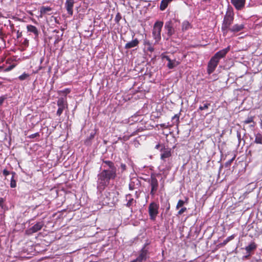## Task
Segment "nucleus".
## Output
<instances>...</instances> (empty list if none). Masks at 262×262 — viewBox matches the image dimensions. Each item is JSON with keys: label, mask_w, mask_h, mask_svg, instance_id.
Returning a JSON list of instances; mask_svg holds the SVG:
<instances>
[{"label": "nucleus", "mask_w": 262, "mask_h": 262, "mask_svg": "<svg viewBox=\"0 0 262 262\" xmlns=\"http://www.w3.org/2000/svg\"><path fill=\"white\" fill-rule=\"evenodd\" d=\"M102 166L104 169L98 174L97 187L103 190L110 183L111 179H115L117 176V168L113 162L103 161Z\"/></svg>", "instance_id": "f257e3e1"}, {"label": "nucleus", "mask_w": 262, "mask_h": 262, "mask_svg": "<svg viewBox=\"0 0 262 262\" xmlns=\"http://www.w3.org/2000/svg\"><path fill=\"white\" fill-rule=\"evenodd\" d=\"M233 19V13L230 10H227L224 16L221 27L224 36H226L229 32V29L231 28L230 26L232 24Z\"/></svg>", "instance_id": "f03ea898"}, {"label": "nucleus", "mask_w": 262, "mask_h": 262, "mask_svg": "<svg viewBox=\"0 0 262 262\" xmlns=\"http://www.w3.org/2000/svg\"><path fill=\"white\" fill-rule=\"evenodd\" d=\"M180 24V21L175 19L170 20L165 23L164 27L167 31V34L168 36H171L174 34Z\"/></svg>", "instance_id": "7ed1b4c3"}, {"label": "nucleus", "mask_w": 262, "mask_h": 262, "mask_svg": "<svg viewBox=\"0 0 262 262\" xmlns=\"http://www.w3.org/2000/svg\"><path fill=\"white\" fill-rule=\"evenodd\" d=\"M163 25L162 21H158L155 23L152 30V36L155 40V43H158L161 38V32Z\"/></svg>", "instance_id": "20e7f679"}, {"label": "nucleus", "mask_w": 262, "mask_h": 262, "mask_svg": "<svg viewBox=\"0 0 262 262\" xmlns=\"http://www.w3.org/2000/svg\"><path fill=\"white\" fill-rule=\"evenodd\" d=\"M148 243L144 244V246L140 250L139 256L136 259L131 262H143L145 261L149 257L148 248H146Z\"/></svg>", "instance_id": "39448f33"}, {"label": "nucleus", "mask_w": 262, "mask_h": 262, "mask_svg": "<svg viewBox=\"0 0 262 262\" xmlns=\"http://www.w3.org/2000/svg\"><path fill=\"white\" fill-rule=\"evenodd\" d=\"M159 206L155 202H151L148 206V213L150 219L155 221L159 213Z\"/></svg>", "instance_id": "423d86ee"}, {"label": "nucleus", "mask_w": 262, "mask_h": 262, "mask_svg": "<svg viewBox=\"0 0 262 262\" xmlns=\"http://www.w3.org/2000/svg\"><path fill=\"white\" fill-rule=\"evenodd\" d=\"M219 60L214 57H212L208 64L207 72L208 74H211L215 70L216 68Z\"/></svg>", "instance_id": "0eeeda50"}, {"label": "nucleus", "mask_w": 262, "mask_h": 262, "mask_svg": "<svg viewBox=\"0 0 262 262\" xmlns=\"http://www.w3.org/2000/svg\"><path fill=\"white\" fill-rule=\"evenodd\" d=\"M43 225L44 223L43 221L38 222L31 228L27 230L26 233L28 234H31L32 233H35L38 231L41 230V229L43 227Z\"/></svg>", "instance_id": "6e6552de"}, {"label": "nucleus", "mask_w": 262, "mask_h": 262, "mask_svg": "<svg viewBox=\"0 0 262 262\" xmlns=\"http://www.w3.org/2000/svg\"><path fill=\"white\" fill-rule=\"evenodd\" d=\"M150 184L151 186L150 194L152 195H154L158 187V182L156 177L152 176L151 177Z\"/></svg>", "instance_id": "1a4fd4ad"}, {"label": "nucleus", "mask_w": 262, "mask_h": 262, "mask_svg": "<svg viewBox=\"0 0 262 262\" xmlns=\"http://www.w3.org/2000/svg\"><path fill=\"white\" fill-rule=\"evenodd\" d=\"M74 3V0H66L65 3V8L68 13L71 16L73 14V7Z\"/></svg>", "instance_id": "9d476101"}, {"label": "nucleus", "mask_w": 262, "mask_h": 262, "mask_svg": "<svg viewBox=\"0 0 262 262\" xmlns=\"http://www.w3.org/2000/svg\"><path fill=\"white\" fill-rule=\"evenodd\" d=\"M230 46H228L226 48L221 50L216 53L213 56L215 58L218 59L219 61L220 59L225 56L227 53L230 51Z\"/></svg>", "instance_id": "9b49d317"}, {"label": "nucleus", "mask_w": 262, "mask_h": 262, "mask_svg": "<svg viewBox=\"0 0 262 262\" xmlns=\"http://www.w3.org/2000/svg\"><path fill=\"white\" fill-rule=\"evenodd\" d=\"M231 3L237 10L242 9L245 4V0H231Z\"/></svg>", "instance_id": "f8f14e48"}, {"label": "nucleus", "mask_w": 262, "mask_h": 262, "mask_svg": "<svg viewBox=\"0 0 262 262\" xmlns=\"http://www.w3.org/2000/svg\"><path fill=\"white\" fill-rule=\"evenodd\" d=\"M171 156V149L169 148H164L161 150V159L165 161L167 158H169Z\"/></svg>", "instance_id": "ddd939ff"}, {"label": "nucleus", "mask_w": 262, "mask_h": 262, "mask_svg": "<svg viewBox=\"0 0 262 262\" xmlns=\"http://www.w3.org/2000/svg\"><path fill=\"white\" fill-rule=\"evenodd\" d=\"M244 24H235L231 27V28L229 29V31L232 33H235L242 31L244 29Z\"/></svg>", "instance_id": "4468645a"}, {"label": "nucleus", "mask_w": 262, "mask_h": 262, "mask_svg": "<svg viewBox=\"0 0 262 262\" xmlns=\"http://www.w3.org/2000/svg\"><path fill=\"white\" fill-rule=\"evenodd\" d=\"M256 245L254 242L251 243L249 245L246 247L245 250L247 252V255L246 257L250 255L251 252L254 250L256 248Z\"/></svg>", "instance_id": "2eb2a0df"}, {"label": "nucleus", "mask_w": 262, "mask_h": 262, "mask_svg": "<svg viewBox=\"0 0 262 262\" xmlns=\"http://www.w3.org/2000/svg\"><path fill=\"white\" fill-rule=\"evenodd\" d=\"M139 43V41L137 38H135V39L132 40L126 43L125 45V48L126 49H129L132 48H134L137 47Z\"/></svg>", "instance_id": "dca6fc26"}, {"label": "nucleus", "mask_w": 262, "mask_h": 262, "mask_svg": "<svg viewBox=\"0 0 262 262\" xmlns=\"http://www.w3.org/2000/svg\"><path fill=\"white\" fill-rule=\"evenodd\" d=\"M27 30L28 32L32 33L36 37L38 35V30L37 28L33 25H29L27 26Z\"/></svg>", "instance_id": "f3484780"}, {"label": "nucleus", "mask_w": 262, "mask_h": 262, "mask_svg": "<svg viewBox=\"0 0 262 262\" xmlns=\"http://www.w3.org/2000/svg\"><path fill=\"white\" fill-rule=\"evenodd\" d=\"M165 58L168 61L167 67L169 69H173L179 64L178 61H176V60H171L168 56H166Z\"/></svg>", "instance_id": "a211bd4d"}, {"label": "nucleus", "mask_w": 262, "mask_h": 262, "mask_svg": "<svg viewBox=\"0 0 262 262\" xmlns=\"http://www.w3.org/2000/svg\"><path fill=\"white\" fill-rule=\"evenodd\" d=\"M126 201H127L126 205L128 207H130L135 203V201L130 194H128L126 195Z\"/></svg>", "instance_id": "6ab92c4d"}, {"label": "nucleus", "mask_w": 262, "mask_h": 262, "mask_svg": "<svg viewBox=\"0 0 262 262\" xmlns=\"http://www.w3.org/2000/svg\"><path fill=\"white\" fill-rule=\"evenodd\" d=\"M172 0H162L160 4V10H164L168 6V4L171 2Z\"/></svg>", "instance_id": "aec40b11"}, {"label": "nucleus", "mask_w": 262, "mask_h": 262, "mask_svg": "<svg viewBox=\"0 0 262 262\" xmlns=\"http://www.w3.org/2000/svg\"><path fill=\"white\" fill-rule=\"evenodd\" d=\"M191 27L190 24L187 20L183 22L182 25V30L183 31L188 30Z\"/></svg>", "instance_id": "412c9836"}, {"label": "nucleus", "mask_w": 262, "mask_h": 262, "mask_svg": "<svg viewBox=\"0 0 262 262\" xmlns=\"http://www.w3.org/2000/svg\"><path fill=\"white\" fill-rule=\"evenodd\" d=\"M51 10V8L49 7H42L40 8V17H42V15L46 13H47L48 12Z\"/></svg>", "instance_id": "4be33fe9"}, {"label": "nucleus", "mask_w": 262, "mask_h": 262, "mask_svg": "<svg viewBox=\"0 0 262 262\" xmlns=\"http://www.w3.org/2000/svg\"><path fill=\"white\" fill-rule=\"evenodd\" d=\"M144 45L146 47L147 50L150 52H152L154 51V48L152 46L151 43L149 41H144Z\"/></svg>", "instance_id": "5701e85b"}, {"label": "nucleus", "mask_w": 262, "mask_h": 262, "mask_svg": "<svg viewBox=\"0 0 262 262\" xmlns=\"http://www.w3.org/2000/svg\"><path fill=\"white\" fill-rule=\"evenodd\" d=\"M12 176L11 179L10 186L11 188H15L16 186V182L14 180V176L15 173L14 172H12Z\"/></svg>", "instance_id": "b1692460"}, {"label": "nucleus", "mask_w": 262, "mask_h": 262, "mask_svg": "<svg viewBox=\"0 0 262 262\" xmlns=\"http://www.w3.org/2000/svg\"><path fill=\"white\" fill-rule=\"evenodd\" d=\"M254 142L257 144H262V136L260 134L255 135Z\"/></svg>", "instance_id": "393cba45"}, {"label": "nucleus", "mask_w": 262, "mask_h": 262, "mask_svg": "<svg viewBox=\"0 0 262 262\" xmlns=\"http://www.w3.org/2000/svg\"><path fill=\"white\" fill-rule=\"evenodd\" d=\"M234 237V236L233 235H231L229 237H228L226 239H225L223 242L221 244H220V245L221 246H225V245H226L229 241H230L231 240L233 239Z\"/></svg>", "instance_id": "a878e982"}, {"label": "nucleus", "mask_w": 262, "mask_h": 262, "mask_svg": "<svg viewBox=\"0 0 262 262\" xmlns=\"http://www.w3.org/2000/svg\"><path fill=\"white\" fill-rule=\"evenodd\" d=\"M57 105L58 107H66V104L63 98H60L58 100Z\"/></svg>", "instance_id": "bb28decb"}, {"label": "nucleus", "mask_w": 262, "mask_h": 262, "mask_svg": "<svg viewBox=\"0 0 262 262\" xmlns=\"http://www.w3.org/2000/svg\"><path fill=\"white\" fill-rule=\"evenodd\" d=\"M184 204L185 202L184 201L180 200L177 203L176 208L179 209V208L183 207Z\"/></svg>", "instance_id": "cd10ccee"}, {"label": "nucleus", "mask_w": 262, "mask_h": 262, "mask_svg": "<svg viewBox=\"0 0 262 262\" xmlns=\"http://www.w3.org/2000/svg\"><path fill=\"white\" fill-rule=\"evenodd\" d=\"M210 106L209 103H205L204 104L203 106H200L199 110L200 111H203L204 110H206L208 108V107Z\"/></svg>", "instance_id": "c85d7f7f"}, {"label": "nucleus", "mask_w": 262, "mask_h": 262, "mask_svg": "<svg viewBox=\"0 0 262 262\" xmlns=\"http://www.w3.org/2000/svg\"><path fill=\"white\" fill-rule=\"evenodd\" d=\"M29 77V75L26 73H24L18 77V78L20 80H24Z\"/></svg>", "instance_id": "c756f323"}, {"label": "nucleus", "mask_w": 262, "mask_h": 262, "mask_svg": "<svg viewBox=\"0 0 262 262\" xmlns=\"http://www.w3.org/2000/svg\"><path fill=\"white\" fill-rule=\"evenodd\" d=\"M64 108L65 107H58V108L57 111V115L59 116H60Z\"/></svg>", "instance_id": "7c9ffc66"}, {"label": "nucleus", "mask_w": 262, "mask_h": 262, "mask_svg": "<svg viewBox=\"0 0 262 262\" xmlns=\"http://www.w3.org/2000/svg\"><path fill=\"white\" fill-rule=\"evenodd\" d=\"M172 120L173 121H176L177 123H178L179 121V115L178 114L175 115L174 116L172 117Z\"/></svg>", "instance_id": "2f4dec72"}, {"label": "nucleus", "mask_w": 262, "mask_h": 262, "mask_svg": "<svg viewBox=\"0 0 262 262\" xmlns=\"http://www.w3.org/2000/svg\"><path fill=\"white\" fill-rule=\"evenodd\" d=\"M253 121V118L249 117L245 121V123L246 124H249L251 122H252Z\"/></svg>", "instance_id": "473e14b6"}, {"label": "nucleus", "mask_w": 262, "mask_h": 262, "mask_svg": "<svg viewBox=\"0 0 262 262\" xmlns=\"http://www.w3.org/2000/svg\"><path fill=\"white\" fill-rule=\"evenodd\" d=\"M187 209L186 207L182 208L178 212V214L181 215L186 211Z\"/></svg>", "instance_id": "72a5a7b5"}, {"label": "nucleus", "mask_w": 262, "mask_h": 262, "mask_svg": "<svg viewBox=\"0 0 262 262\" xmlns=\"http://www.w3.org/2000/svg\"><path fill=\"white\" fill-rule=\"evenodd\" d=\"M39 136V134L38 133H36L35 134H32L30 135L28 137L30 139L34 138L36 137H38Z\"/></svg>", "instance_id": "f704fd0d"}, {"label": "nucleus", "mask_w": 262, "mask_h": 262, "mask_svg": "<svg viewBox=\"0 0 262 262\" xmlns=\"http://www.w3.org/2000/svg\"><path fill=\"white\" fill-rule=\"evenodd\" d=\"M14 67V66L13 65L10 66L5 70V71L8 72L11 71L13 69Z\"/></svg>", "instance_id": "c9c22d12"}, {"label": "nucleus", "mask_w": 262, "mask_h": 262, "mask_svg": "<svg viewBox=\"0 0 262 262\" xmlns=\"http://www.w3.org/2000/svg\"><path fill=\"white\" fill-rule=\"evenodd\" d=\"M3 173L5 176H7L10 174V172L6 169H4L3 171Z\"/></svg>", "instance_id": "e433bc0d"}, {"label": "nucleus", "mask_w": 262, "mask_h": 262, "mask_svg": "<svg viewBox=\"0 0 262 262\" xmlns=\"http://www.w3.org/2000/svg\"><path fill=\"white\" fill-rule=\"evenodd\" d=\"M95 132L91 133L90 135L89 139H93L95 137Z\"/></svg>", "instance_id": "4c0bfd02"}, {"label": "nucleus", "mask_w": 262, "mask_h": 262, "mask_svg": "<svg viewBox=\"0 0 262 262\" xmlns=\"http://www.w3.org/2000/svg\"><path fill=\"white\" fill-rule=\"evenodd\" d=\"M4 202V200L3 198H0V207L3 208V204Z\"/></svg>", "instance_id": "58836bf2"}, {"label": "nucleus", "mask_w": 262, "mask_h": 262, "mask_svg": "<svg viewBox=\"0 0 262 262\" xmlns=\"http://www.w3.org/2000/svg\"><path fill=\"white\" fill-rule=\"evenodd\" d=\"M121 167L123 170H124L125 169L126 165L124 164H121Z\"/></svg>", "instance_id": "ea45409f"}, {"label": "nucleus", "mask_w": 262, "mask_h": 262, "mask_svg": "<svg viewBox=\"0 0 262 262\" xmlns=\"http://www.w3.org/2000/svg\"><path fill=\"white\" fill-rule=\"evenodd\" d=\"M233 159H234L233 158L231 159L230 161H229L228 162H227V164H230L231 163V162H232L233 161Z\"/></svg>", "instance_id": "a19ab883"}, {"label": "nucleus", "mask_w": 262, "mask_h": 262, "mask_svg": "<svg viewBox=\"0 0 262 262\" xmlns=\"http://www.w3.org/2000/svg\"><path fill=\"white\" fill-rule=\"evenodd\" d=\"M3 101H4V98L0 99V105H1L3 103Z\"/></svg>", "instance_id": "79ce46f5"}, {"label": "nucleus", "mask_w": 262, "mask_h": 262, "mask_svg": "<svg viewBox=\"0 0 262 262\" xmlns=\"http://www.w3.org/2000/svg\"><path fill=\"white\" fill-rule=\"evenodd\" d=\"M159 147H160V144H157V145L156 146L155 148H157V149H158V148H159Z\"/></svg>", "instance_id": "37998d69"}, {"label": "nucleus", "mask_w": 262, "mask_h": 262, "mask_svg": "<svg viewBox=\"0 0 262 262\" xmlns=\"http://www.w3.org/2000/svg\"><path fill=\"white\" fill-rule=\"evenodd\" d=\"M3 224V221L2 219H1L0 221V225H2Z\"/></svg>", "instance_id": "c03bdc74"}, {"label": "nucleus", "mask_w": 262, "mask_h": 262, "mask_svg": "<svg viewBox=\"0 0 262 262\" xmlns=\"http://www.w3.org/2000/svg\"><path fill=\"white\" fill-rule=\"evenodd\" d=\"M2 67L0 66V69H2Z\"/></svg>", "instance_id": "a18cd8bd"}]
</instances>
